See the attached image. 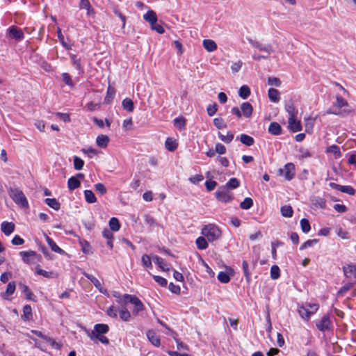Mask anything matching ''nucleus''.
Masks as SVG:
<instances>
[{
  "label": "nucleus",
  "instance_id": "6ab92c4d",
  "mask_svg": "<svg viewBox=\"0 0 356 356\" xmlns=\"http://www.w3.org/2000/svg\"><path fill=\"white\" fill-rule=\"evenodd\" d=\"M19 255L22 257V260L26 264H31V258L37 256L35 252L30 250V251H22L19 252Z\"/></svg>",
  "mask_w": 356,
  "mask_h": 356
},
{
  "label": "nucleus",
  "instance_id": "680f3d73",
  "mask_svg": "<svg viewBox=\"0 0 356 356\" xmlns=\"http://www.w3.org/2000/svg\"><path fill=\"white\" fill-rule=\"evenodd\" d=\"M154 281L161 286H166L168 282L167 280L161 276L153 275Z\"/></svg>",
  "mask_w": 356,
  "mask_h": 356
},
{
  "label": "nucleus",
  "instance_id": "2f4dec72",
  "mask_svg": "<svg viewBox=\"0 0 356 356\" xmlns=\"http://www.w3.org/2000/svg\"><path fill=\"white\" fill-rule=\"evenodd\" d=\"M327 152L332 153L334 155L335 159H339L341 156V152L338 145H332L329 146L326 150Z\"/></svg>",
  "mask_w": 356,
  "mask_h": 356
},
{
  "label": "nucleus",
  "instance_id": "e2e57ef3",
  "mask_svg": "<svg viewBox=\"0 0 356 356\" xmlns=\"http://www.w3.org/2000/svg\"><path fill=\"white\" fill-rule=\"evenodd\" d=\"M218 110L216 104H210L207 106V111L209 116H213L216 114Z\"/></svg>",
  "mask_w": 356,
  "mask_h": 356
},
{
  "label": "nucleus",
  "instance_id": "4c0bfd02",
  "mask_svg": "<svg viewBox=\"0 0 356 356\" xmlns=\"http://www.w3.org/2000/svg\"><path fill=\"white\" fill-rule=\"evenodd\" d=\"M108 224H109L110 229L112 231L117 232L120 228V224L117 218H115V217L111 218L109 220Z\"/></svg>",
  "mask_w": 356,
  "mask_h": 356
},
{
  "label": "nucleus",
  "instance_id": "4468645a",
  "mask_svg": "<svg viewBox=\"0 0 356 356\" xmlns=\"http://www.w3.org/2000/svg\"><path fill=\"white\" fill-rule=\"evenodd\" d=\"M1 232L6 235H10L15 230V224L13 222L3 221L1 225Z\"/></svg>",
  "mask_w": 356,
  "mask_h": 356
},
{
  "label": "nucleus",
  "instance_id": "ea45409f",
  "mask_svg": "<svg viewBox=\"0 0 356 356\" xmlns=\"http://www.w3.org/2000/svg\"><path fill=\"white\" fill-rule=\"evenodd\" d=\"M250 95V89L248 86H243L240 88L238 95L243 99H247Z\"/></svg>",
  "mask_w": 356,
  "mask_h": 356
},
{
  "label": "nucleus",
  "instance_id": "58836bf2",
  "mask_svg": "<svg viewBox=\"0 0 356 356\" xmlns=\"http://www.w3.org/2000/svg\"><path fill=\"white\" fill-rule=\"evenodd\" d=\"M35 273L38 275H42V276H43L44 277H47V278H52V277H54V274L53 272H49V271H46L44 270H42L39 265H38L35 267Z\"/></svg>",
  "mask_w": 356,
  "mask_h": 356
},
{
  "label": "nucleus",
  "instance_id": "c85d7f7f",
  "mask_svg": "<svg viewBox=\"0 0 356 356\" xmlns=\"http://www.w3.org/2000/svg\"><path fill=\"white\" fill-rule=\"evenodd\" d=\"M268 95L270 101L273 102H278L280 101V92L275 88H270L268 92Z\"/></svg>",
  "mask_w": 356,
  "mask_h": 356
},
{
  "label": "nucleus",
  "instance_id": "a18cd8bd",
  "mask_svg": "<svg viewBox=\"0 0 356 356\" xmlns=\"http://www.w3.org/2000/svg\"><path fill=\"white\" fill-rule=\"evenodd\" d=\"M286 112L289 113V118L296 117L298 114L297 109L293 106L292 103L287 104L285 106Z\"/></svg>",
  "mask_w": 356,
  "mask_h": 356
},
{
  "label": "nucleus",
  "instance_id": "a19ab883",
  "mask_svg": "<svg viewBox=\"0 0 356 356\" xmlns=\"http://www.w3.org/2000/svg\"><path fill=\"white\" fill-rule=\"evenodd\" d=\"M84 196L87 202L95 203L97 202V198L94 193L90 190L84 191Z\"/></svg>",
  "mask_w": 356,
  "mask_h": 356
},
{
  "label": "nucleus",
  "instance_id": "79ce46f5",
  "mask_svg": "<svg viewBox=\"0 0 356 356\" xmlns=\"http://www.w3.org/2000/svg\"><path fill=\"white\" fill-rule=\"evenodd\" d=\"M281 213L284 217L290 218L293 216V211L291 206L284 205L281 207Z\"/></svg>",
  "mask_w": 356,
  "mask_h": 356
},
{
  "label": "nucleus",
  "instance_id": "412c9836",
  "mask_svg": "<svg viewBox=\"0 0 356 356\" xmlns=\"http://www.w3.org/2000/svg\"><path fill=\"white\" fill-rule=\"evenodd\" d=\"M298 312L300 317L305 321H308L312 315L308 308L303 305L298 306Z\"/></svg>",
  "mask_w": 356,
  "mask_h": 356
},
{
  "label": "nucleus",
  "instance_id": "2eb2a0df",
  "mask_svg": "<svg viewBox=\"0 0 356 356\" xmlns=\"http://www.w3.org/2000/svg\"><path fill=\"white\" fill-rule=\"evenodd\" d=\"M79 8L86 10V14L88 16L95 15V10L92 8L89 0H80Z\"/></svg>",
  "mask_w": 356,
  "mask_h": 356
},
{
  "label": "nucleus",
  "instance_id": "473e14b6",
  "mask_svg": "<svg viewBox=\"0 0 356 356\" xmlns=\"http://www.w3.org/2000/svg\"><path fill=\"white\" fill-rule=\"evenodd\" d=\"M239 139L243 144L247 146H251L254 143V140L252 137L244 134L240 135Z\"/></svg>",
  "mask_w": 356,
  "mask_h": 356
},
{
  "label": "nucleus",
  "instance_id": "1a4fd4ad",
  "mask_svg": "<svg viewBox=\"0 0 356 356\" xmlns=\"http://www.w3.org/2000/svg\"><path fill=\"white\" fill-rule=\"evenodd\" d=\"M248 40L254 48H256L259 51L266 52L268 54H270L273 51L272 46L270 44L264 45L259 41L252 39H248Z\"/></svg>",
  "mask_w": 356,
  "mask_h": 356
},
{
  "label": "nucleus",
  "instance_id": "3c124183",
  "mask_svg": "<svg viewBox=\"0 0 356 356\" xmlns=\"http://www.w3.org/2000/svg\"><path fill=\"white\" fill-rule=\"evenodd\" d=\"M300 227L302 231L304 233H308L311 229L309 222L306 218H302L300 220Z\"/></svg>",
  "mask_w": 356,
  "mask_h": 356
},
{
  "label": "nucleus",
  "instance_id": "e433bc0d",
  "mask_svg": "<svg viewBox=\"0 0 356 356\" xmlns=\"http://www.w3.org/2000/svg\"><path fill=\"white\" fill-rule=\"evenodd\" d=\"M122 107L124 110L129 112H132L134 109L133 101L130 98H125L122 101Z\"/></svg>",
  "mask_w": 356,
  "mask_h": 356
},
{
  "label": "nucleus",
  "instance_id": "72a5a7b5",
  "mask_svg": "<svg viewBox=\"0 0 356 356\" xmlns=\"http://www.w3.org/2000/svg\"><path fill=\"white\" fill-rule=\"evenodd\" d=\"M44 202L56 211L60 209V204L56 198H46Z\"/></svg>",
  "mask_w": 356,
  "mask_h": 356
},
{
  "label": "nucleus",
  "instance_id": "49530a36",
  "mask_svg": "<svg viewBox=\"0 0 356 356\" xmlns=\"http://www.w3.org/2000/svg\"><path fill=\"white\" fill-rule=\"evenodd\" d=\"M23 315L22 316V318L25 320H29L30 318L32 316V309L30 305H25L23 308Z\"/></svg>",
  "mask_w": 356,
  "mask_h": 356
},
{
  "label": "nucleus",
  "instance_id": "6e6552de",
  "mask_svg": "<svg viewBox=\"0 0 356 356\" xmlns=\"http://www.w3.org/2000/svg\"><path fill=\"white\" fill-rule=\"evenodd\" d=\"M329 186L332 189H336L340 192L348 194L350 195H354L355 193V190L350 186H342L334 182H330Z\"/></svg>",
  "mask_w": 356,
  "mask_h": 356
},
{
  "label": "nucleus",
  "instance_id": "7c9ffc66",
  "mask_svg": "<svg viewBox=\"0 0 356 356\" xmlns=\"http://www.w3.org/2000/svg\"><path fill=\"white\" fill-rule=\"evenodd\" d=\"M109 142V138L106 135H99L97 136L96 143L97 145L102 148L106 147Z\"/></svg>",
  "mask_w": 356,
  "mask_h": 356
},
{
  "label": "nucleus",
  "instance_id": "864d4df0",
  "mask_svg": "<svg viewBox=\"0 0 356 356\" xmlns=\"http://www.w3.org/2000/svg\"><path fill=\"white\" fill-rule=\"evenodd\" d=\"M115 91L114 88L109 86L107 89L106 95L105 97L104 101L107 103L111 102L115 96Z\"/></svg>",
  "mask_w": 356,
  "mask_h": 356
},
{
  "label": "nucleus",
  "instance_id": "f03ea898",
  "mask_svg": "<svg viewBox=\"0 0 356 356\" xmlns=\"http://www.w3.org/2000/svg\"><path fill=\"white\" fill-rule=\"evenodd\" d=\"M108 330L109 327L108 325L103 323L96 324L95 325L94 330L92 331H87V334L93 341L98 340L104 344H108L109 343V340L107 337L104 336V334H106Z\"/></svg>",
  "mask_w": 356,
  "mask_h": 356
},
{
  "label": "nucleus",
  "instance_id": "aec40b11",
  "mask_svg": "<svg viewBox=\"0 0 356 356\" xmlns=\"http://www.w3.org/2000/svg\"><path fill=\"white\" fill-rule=\"evenodd\" d=\"M143 18L145 21L149 22L150 25L156 23L157 16L154 11L149 10L144 15Z\"/></svg>",
  "mask_w": 356,
  "mask_h": 356
},
{
  "label": "nucleus",
  "instance_id": "4d7b16f0",
  "mask_svg": "<svg viewBox=\"0 0 356 356\" xmlns=\"http://www.w3.org/2000/svg\"><path fill=\"white\" fill-rule=\"evenodd\" d=\"M44 341L54 349L60 350L61 348V345L51 337L47 336Z\"/></svg>",
  "mask_w": 356,
  "mask_h": 356
},
{
  "label": "nucleus",
  "instance_id": "b1692460",
  "mask_svg": "<svg viewBox=\"0 0 356 356\" xmlns=\"http://www.w3.org/2000/svg\"><path fill=\"white\" fill-rule=\"evenodd\" d=\"M268 131L273 135H280L282 133V127L277 122H271L268 127Z\"/></svg>",
  "mask_w": 356,
  "mask_h": 356
},
{
  "label": "nucleus",
  "instance_id": "393cba45",
  "mask_svg": "<svg viewBox=\"0 0 356 356\" xmlns=\"http://www.w3.org/2000/svg\"><path fill=\"white\" fill-rule=\"evenodd\" d=\"M80 185V181L76 177H71L67 181V187L70 191L78 188Z\"/></svg>",
  "mask_w": 356,
  "mask_h": 356
},
{
  "label": "nucleus",
  "instance_id": "603ef678",
  "mask_svg": "<svg viewBox=\"0 0 356 356\" xmlns=\"http://www.w3.org/2000/svg\"><path fill=\"white\" fill-rule=\"evenodd\" d=\"M84 165V161L79 156H74V167L76 170H80L83 168Z\"/></svg>",
  "mask_w": 356,
  "mask_h": 356
},
{
  "label": "nucleus",
  "instance_id": "338daca9",
  "mask_svg": "<svg viewBox=\"0 0 356 356\" xmlns=\"http://www.w3.org/2000/svg\"><path fill=\"white\" fill-rule=\"evenodd\" d=\"M15 289H16L15 283L14 282H10L8 283V284L7 286L6 293L8 296L12 295L14 293Z\"/></svg>",
  "mask_w": 356,
  "mask_h": 356
},
{
  "label": "nucleus",
  "instance_id": "8fccbe9b",
  "mask_svg": "<svg viewBox=\"0 0 356 356\" xmlns=\"http://www.w3.org/2000/svg\"><path fill=\"white\" fill-rule=\"evenodd\" d=\"M280 276V268L276 266L273 265L270 268V277L273 280H277Z\"/></svg>",
  "mask_w": 356,
  "mask_h": 356
},
{
  "label": "nucleus",
  "instance_id": "cd10ccee",
  "mask_svg": "<svg viewBox=\"0 0 356 356\" xmlns=\"http://www.w3.org/2000/svg\"><path fill=\"white\" fill-rule=\"evenodd\" d=\"M70 59L72 62L73 67L78 71L79 74H82L83 72V70L81 67L80 60L78 59L76 56L74 54L70 55Z\"/></svg>",
  "mask_w": 356,
  "mask_h": 356
},
{
  "label": "nucleus",
  "instance_id": "f257e3e1",
  "mask_svg": "<svg viewBox=\"0 0 356 356\" xmlns=\"http://www.w3.org/2000/svg\"><path fill=\"white\" fill-rule=\"evenodd\" d=\"M353 112V109L349 106L348 102L341 96L337 95L336 101L332 106L330 108L326 113L341 117H345Z\"/></svg>",
  "mask_w": 356,
  "mask_h": 356
},
{
  "label": "nucleus",
  "instance_id": "f3484780",
  "mask_svg": "<svg viewBox=\"0 0 356 356\" xmlns=\"http://www.w3.org/2000/svg\"><path fill=\"white\" fill-rule=\"evenodd\" d=\"M289 126L293 132H298L302 129L300 122L296 120V117L289 118Z\"/></svg>",
  "mask_w": 356,
  "mask_h": 356
},
{
  "label": "nucleus",
  "instance_id": "bf43d9fd",
  "mask_svg": "<svg viewBox=\"0 0 356 356\" xmlns=\"http://www.w3.org/2000/svg\"><path fill=\"white\" fill-rule=\"evenodd\" d=\"M57 35H58V38L60 41V42L62 44V45L67 49H71V46L70 45H68L65 42V39H64V36L62 34V32H61V29L60 28H58L57 29Z\"/></svg>",
  "mask_w": 356,
  "mask_h": 356
},
{
  "label": "nucleus",
  "instance_id": "7ed1b4c3",
  "mask_svg": "<svg viewBox=\"0 0 356 356\" xmlns=\"http://www.w3.org/2000/svg\"><path fill=\"white\" fill-rule=\"evenodd\" d=\"M202 234L204 236L209 242H213L218 239L221 235L220 229L213 224H209L205 225L201 232Z\"/></svg>",
  "mask_w": 356,
  "mask_h": 356
},
{
  "label": "nucleus",
  "instance_id": "423d86ee",
  "mask_svg": "<svg viewBox=\"0 0 356 356\" xmlns=\"http://www.w3.org/2000/svg\"><path fill=\"white\" fill-rule=\"evenodd\" d=\"M280 175H283L286 179L291 180L295 176V165L292 163H286L283 169H280Z\"/></svg>",
  "mask_w": 356,
  "mask_h": 356
},
{
  "label": "nucleus",
  "instance_id": "0eeeda50",
  "mask_svg": "<svg viewBox=\"0 0 356 356\" xmlns=\"http://www.w3.org/2000/svg\"><path fill=\"white\" fill-rule=\"evenodd\" d=\"M316 325L321 332L330 330L332 327V322L329 316H324L319 321L316 322Z\"/></svg>",
  "mask_w": 356,
  "mask_h": 356
},
{
  "label": "nucleus",
  "instance_id": "9b49d317",
  "mask_svg": "<svg viewBox=\"0 0 356 356\" xmlns=\"http://www.w3.org/2000/svg\"><path fill=\"white\" fill-rule=\"evenodd\" d=\"M85 277L89 280L94 286L102 293L106 294L107 293L106 289H103L101 282L95 276L89 273H84Z\"/></svg>",
  "mask_w": 356,
  "mask_h": 356
},
{
  "label": "nucleus",
  "instance_id": "dca6fc26",
  "mask_svg": "<svg viewBox=\"0 0 356 356\" xmlns=\"http://www.w3.org/2000/svg\"><path fill=\"white\" fill-rule=\"evenodd\" d=\"M343 273L346 277L349 279H356V266L355 265L344 266Z\"/></svg>",
  "mask_w": 356,
  "mask_h": 356
},
{
  "label": "nucleus",
  "instance_id": "37998d69",
  "mask_svg": "<svg viewBox=\"0 0 356 356\" xmlns=\"http://www.w3.org/2000/svg\"><path fill=\"white\" fill-rule=\"evenodd\" d=\"M134 305L133 314L137 315L140 312L144 310L145 307L140 300L138 298L137 300L132 304Z\"/></svg>",
  "mask_w": 356,
  "mask_h": 356
},
{
  "label": "nucleus",
  "instance_id": "69168bd1",
  "mask_svg": "<svg viewBox=\"0 0 356 356\" xmlns=\"http://www.w3.org/2000/svg\"><path fill=\"white\" fill-rule=\"evenodd\" d=\"M318 241L316 239L307 240L305 241L300 248V250L306 249L307 248L312 247L316 243H317Z\"/></svg>",
  "mask_w": 356,
  "mask_h": 356
},
{
  "label": "nucleus",
  "instance_id": "13d9d810",
  "mask_svg": "<svg viewBox=\"0 0 356 356\" xmlns=\"http://www.w3.org/2000/svg\"><path fill=\"white\" fill-rule=\"evenodd\" d=\"M213 122L214 126L218 129H221L227 127L226 124L224 122L223 119L221 118H216L213 119Z\"/></svg>",
  "mask_w": 356,
  "mask_h": 356
},
{
  "label": "nucleus",
  "instance_id": "774afa93",
  "mask_svg": "<svg viewBox=\"0 0 356 356\" xmlns=\"http://www.w3.org/2000/svg\"><path fill=\"white\" fill-rule=\"evenodd\" d=\"M138 297L136 296H132L129 294H124L122 297L123 301L126 303L127 302H129L131 304H133L136 300Z\"/></svg>",
  "mask_w": 356,
  "mask_h": 356
},
{
  "label": "nucleus",
  "instance_id": "c03bdc74",
  "mask_svg": "<svg viewBox=\"0 0 356 356\" xmlns=\"http://www.w3.org/2000/svg\"><path fill=\"white\" fill-rule=\"evenodd\" d=\"M240 186V182L236 178H231L224 186L227 189H235Z\"/></svg>",
  "mask_w": 356,
  "mask_h": 356
},
{
  "label": "nucleus",
  "instance_id": "0e129e2a",
  "mask_svg": "<svg viewBox=\"0 0 356 356\" xmlns=\"http://www.w3.org/2000/svg\"><path fill=\"white\" fill-rule=\"evenodd\" d=\"M353 286L352 283H347L343 286L338 291L339 296H343L348 291H349Z\"/></svg>",
  "mask_w": 356,
  "mask_h": 356
},
{
  "label": "nucleus",
  "instance_id": "f8f14e48",
  "mask_svg": "<svg viewBox=\"0 0 356 356\" xmlns=\"http://www.w3.org/2000/svg\"><path fill=\"white\" fill-rule=\"evenodd\" d=\"M44 236L45 238V240L47 243H48L49 246L51 249L52 251L58 253L60 254H64L65 251L61 249L60 247H58L56 243L49 237L45 233H44Z\"/></svg>",
  "mask_w": 356,
  "mask_h": 356
},
{
  "label": "nucleus",
  "instance_id": "a211bd4d",
  "mask_svg": "<svg viewBox=\"0 0 356 356\" xmlns=\"http://www.w3.org/2000/svg\"><path fill=\"white\" fill-rule=\"evenodd\" d=\"M241 109L242 115H243L245 118H250L252 115L253 108L249 102H243L241 105Z\"/></svg>",
  "mask_w": 356,
  "mask_h": 356
},
{
  "label": "nucleus",
  "instance_id": "f704fd0d",
  "mask_svg": "<svg viewBox=\"0 0 356 356\" xmlns=\"http://www.w3.org/2000/svg\"><path fill=\"white\" fill-rule=\"evenodd\" d=\"M174 125L176 128H177L179 130H183L185 129L186 127V120L183 117H178L176 118L173 120Z\"/></svg>",
  "mask_w": 356,
  "mask_h": 356
},
{
  "label": "nucleus",
  "instance_id": "5701e85b",
  "mask_svg": "<svg viewBox=\"0 0 356 356\" xmlns=\"http://www.w3.org/2000/svg\"><path fill=\"white\" fill-rule=\"evenodd\" d=\"M202 44L204 48L209 52L213 51L217 49V44L216 42L210 39L204 40Z\"/></svg>",
  "mask_w": 356,
  "mask_h": 356
},
{
  "label": "nucleus",
  "instance_id": "9d476101",
  "mask_svg": "<svg viewBox=\"0 0 356 356\" xmlns=\"http://www.w3.org/2000/svg\"><path fill=\"white\" fill-rule=\"evenodd\" d=\"M9 37L16 40H22L24 38V33L16 26H11L8 29Z\"/></svg>",
  "mask_w": 356,
  "mask_h": 356
},
{
  "label": "nucleus",
  "instance_id": "09e8293b",
  "mask_svg": "<svg viewBox=\"0 0 356 356\" xmlns=\"http://www.w3.org/2000/svg\"><path fill=\"white\" fill-rule=\"evenodd\" d=\"M120 317L124 321H129L131 314L125 307H122L120 310Z\"/></svg>",
  "mask_w": 356,
  "mask_h": 356
},
{
  "label": "nucleus",
  "instance_id": "39448f33",
  "mask_svg": "<svg viewBox=\"0 0 356 356\" xmlns=\"http://www.w3.org/2000/svg\"><path fill=\"white\" fill-rule=\"evenodd\" d=\"M216 197L218 200L222 202H228L232 200L229 191L224 186H220L216 192Z\"/></svg>",
  "mask_w": 356,
  "mask_h": 356
},
{
  "label": "nucleus",
  "instance_id": "5fc2aeb1",
  "mask_svg": "<svg viewBox=\"0 0 356 356\" xmlns=\"http://www.w3.org/2000/svg\"><path fill=\"white\" fill-rule=\"evenodd\" d=\"M253 205V201L250 197H246L241 202L240 207L243 209H249Z\"/></svg>",
  "mask_w": 356,
  "mask_h": 356
},
{
  "label": "nucleus",
  "instance_id": "20e7f679",
  "mask_svg": "<svg viewBox=\"0 0 356 356\" xmlns=\"http://www.w3.org/2000/svg\"><path fill=\"white\" fill-rule=\"evenodd\" d=\"M9 195L16 204L22 208L29 207V202L25 195L19 188H10Z\"/></svg>",
  "mask_w": 356,
  "mask_h": 356
},
{
  "label": "nucleus",
  "instance_id": "ddd939ff",
  "mask_svg": "<svg viewBox=\"0 0 356 356\" xmlns=\"http://www.w3.org/2000/svg\"><path fill=\"white\" fill-rule=\"evenodd\" d=\"M147 337L149 342L156 347H159L161 344L160 339L154 330H149L146 333Z\"/></svg>",
  "mask_w": 356,
  "mask_h": 356
},
{
  "label": "nucleus",
  "instance_id": "6e6d98bb",
  "mask_svg": "<svg viewBox=\"0 0 356 356\" xmlns=\"http://www.w3.org/2000/svg\"><path fill=\"white\" fill-rule=\"evenodd\" d=\"M218 280L220 282L226 284L230 281V277L226 272L220 271L218 275Z\"/></svg>",
  "mask_w": 356,
  "mask_h": 356
},
{
  "label": "nucleus",
  "instance_id": "c756f323",
  "mask_svg": "<svg viewBox=\"0 0 356 356\" xmlns=\"http://www.w3.org/2000/svg\"><path fill=\"white\" fill-rule=\"evenodd\" d=\"M204 236H199L195 241L197 248L199 250H205L208 248V242Z\"/></svg>",
  "mask_w": 356,
  "mask_h": 356
},
{
  "label": "nucleus",
  "instance_id": "bb28decb",
  "mask_svg": "<svg viewBox=\"0 0 356 356\" xmlns=\"http://www.w3.org/2000/svg\"><path fill=\"white\" fill-rule=\"evenodd\" d=\"M19 286L22 289V291L24 293L26 298L29 300L35 301V296L33 293V292L29 289V288L24 284H19Z\"/></svg>",
  "mask_w": 356,
  "mask_h": 356
},
{
  "label": "nucleus",
  "instance_id": "de8ad7c7",
  "mask_svg": "<svg viewBox=\"0 0 356 356\" xmlns=\"http://www.w3.org/2000/svg\"><path fill=\"white\" fill-rule=\"evenodd\" d=\"M79 244L83 253L89 254L91 252V246L86 240H80Z\"/></svg>",
  "mask_w": 356,
  "mask_h": 356
},
{
  "label": "nucleus",
  "instance_id": "4be33fe9",
  "mask_svg": "<svg viewBox=\"0 0 356 356\" xmlns=\"http://www.w3.org/2000/svg\"><path fill=\"white\" fill-rule=\"evenodd\" d=\"M153 261L155 264H156L158 265V266L163 271H168L170 270V268L168 266V265L166 264V262L165 261V260L161 258V257H159L158 256H154L153 257Z\"/></svg>",
  "mask_w": 356,
  "mask_h": 356
},
{
  "label": "nucleus",
  "instance_id": "052dcab7",
  "mask_svg": "<svg viewBox=\"0 0 356 356\" xmlns=\"http://www.w3.org/2000/svg\"><path fill=\"white\" fill-rule=\"evenodd\" d=\"M142 264L147 268H152V261L150 257L147 254H143L142 256Z\"/></svg>",
  "mask_w": 356,
  "mask_h": 356
},
{
  "label": "nucleus",
  "instance_id": "c9c22d12",
  "mask_svg": "<svg viewBox=\"0 0 356 356\" xmlns=\"http://www.w3.org/2000/svg\"><path fill=\"white\" fill-rule=\"evenodd\" d=\"M218 138L225 143H229L234 138V134L231 131H228L226 135H223L221 132L218 134Z\"/></svg>",
  "mask_w": 356,
  "mask_h": 356
},
{
  "label": "nucleus",
  "instance_id": "a878e982",
  "mask_svg": "<svg viewBox=\"0 0 356 356\" xmlns=\"http://www.w3.org/2000/svg\"><path fill=\"white\" fill-rule=\"evenodd\" d=\"M165 148L170 152H174L178 146L177 141L172 138H168L165 142Z\"/></svg>",
  "mask_w": 356,
  "mask_h": 356
}]
</instances>
